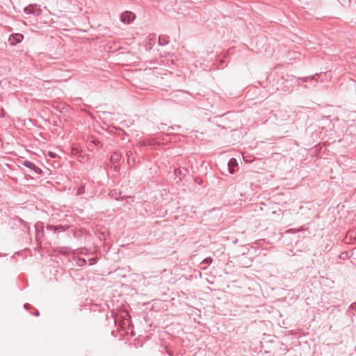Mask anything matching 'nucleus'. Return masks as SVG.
Listing matches in <instances>:
<instances>
[{
  "label": "nucleus",
  "mask_w": 356,
  "mask_h": 356,
  "mask_svg": "<svg viewBox=\"0 0 356 356\" xmlns=\"http://www.w3.org/2000/svg\"><path fill=\"white\" fill-rule=\"evenodd\" d=\"M122 159V154L118 152H114L111 156V167L114 168L115 170H119L120 166L118 163Z\"/></svg>",
  "instance_id": "nucleus-1"
},
{
  "label": "nucleus",
  "mask_w": 356,
  "mask_h": 356,
  "mask_svg": "<svg viewBox=\"0 0 356 356\" xmlns=\"http://www.w3.org/2000/svg\"><path fill=\"white\" fill-rule=\"evenodd\" d=\"M136 15L129 11L124 12L120 16V20L124 24H130L134 20Z\"/></svg>",
  "instance_id": "nucleus-2"
},
{
  "label": "nucleus",
  "mask_w": 356,
  "mask_h": 356,
  "mask_svg": "<svg viewBox=\"0 0 356 356\" xmlns=\"http://www.w3.org/2000/svg\"><path fill=\"white\" fill-rule=\"evenodd\" d=\"M24 35L21 33L11 34L8 38V41L11 45H15L22 41Z\"/></svg>",
  "instance_id": "nucleus-3"
},
{
  "label": "nucleus",
  "mask_w": 356,
  "mask_h": 356,
  "mask_svg": "<svg viewBox=\"0 0 356 356\" xmlns=\"http://www.w3.org/2000/svg\"><path fill=\"white\" fill-rule=\"evenodd\" d=\"M35 5L30 4L24 8V11L26 14H32L35 15H40L42 13L41 9H35Z\"/></svg>",
  "instance_id": "nucleus-4"
},
{
  "label": "nucleus",
  "mask_w": 356,
  "mask_h": 356,
  "mask_svg": "<svg viewBox=\"0 0 356 356\" xmlns=\"http://www.w3.org/2000/svg\"><path fill=\"white\" fill-rule=\"evenodd\" d=\"M228 170L230 174H234L235 172V168L238 165L237 161L232 158L228 162Z\"/></svg>",
  "instance_id": "nucleus-5"
},
{
  "label": "nucleus",
  "mask_w": 356,
  "mask_h": 356,
  "mask_svg": "<svg viewBox=\"0 0 356 356\" xmlns=\"http://www.w3.org/2000/svg\"><path fill=\"white\" fill-rule=\"evenodd\" d=\"M24 165L27 167L28 168L33 170L36 173H39L41 172V170L37 167L33 163L29 161H25L23 163Z\"/></svg>",
  "instance_id": "nucleus-6"
},
{
  "label": "nucleus",
  "mask_w": 356,
  "mask_h": 356,
  "mask_svg": "<svg viewBox=\"0 0 356 356\" xmlns=\"http://www.w3.org/2000/svg\"><path fill=\"white\" fill-rule=\"evenodd\" d=\"M126 155L127 156V163L130 165H134L135 163V159L133 157V153L131 151H127L126 152Z\"/></svg>",
  "instance_id": "nucleus-7"
},
{
  "label": "nucleus",
  "mask_w": 356,
  "mask_h": 356,
  "mask_svg": "<svg viewBox=\"0 0 356 356\" xmlns=\"http://www.w3.org/2000/svg\"><path fill=\"white\" fill-rule=\"evenodd\" d=\"M169 42V37L167 35H161L159 38V44L160 45H165Z\"/></svg>",
  "instance_id": "nucleus-8"
},
{
  "label": "nucleus",
  "mask_w": 356,
  "mask_h": 356,
  "mask_svg": "<svg viewBox=\"0 0 356 356\" xmlns=\"http://www.w3.org/2000/svg\"><path fill=\"white\" fill-rule=\"evenodd\" d=\"M323 76L330 79L331 78V72L328 71V72H325L323 74L318 75L316 80L320 79V81H322Z\"/></svg>",
  "instance_id": "nucleus-9"
},
{
  "label": "nucleus",
  "mask_w": 356,
  "mask_h": 356,
  "mask_svg": "<svg viewBox=\"0 0 356 356\" xmlns=\"http://www.w3.org/2000/svg\"><path fill=\"white\" fill-rule=\"evenodd\" d=\"M305 229L303 228V227H301L299 229H289L288 230L286 231V233H290V234H294V233H296V232H298L300 231H302V230H304Z\"/></svg>",
  "instance_id": "nucleus-10"
},
{
  "label": "nucleus",
  "mask_w": 356,
  "mask_h": 356,
  "mask_svg": "<svg viewBox=\"0 0 356 356\" xmlns=\"http://www.w3.org/2000/svg\"><path fill=\"white\" fill-rule=\"evenodd\" d=\"M76 264L80 266H83L87 264V262L85 259L79 258L77 259Z\"/></svg>",
  "instance_id": "nucleus-11"
},
{
  "label": "nucleus",
  "mask_w": 356,
  "mask_h": 356,
  "mask_svg": "<svg viewBox=\"0 0 356 356\" xmlns=\"http://www.w3.org/2000/svg\"><path fill=\"white\" fill-rule=\"evenodd\" d=\"M213 261V259L211 257H207L205 258L202 261V264H207V265H210Z\"/></svg>",
  "instance_id": "nucleus-12"
},
{
  "label": "nucleus",
  "mask_w": 356,
  "mask_h": 356,
  "mask_svg": "<svg viewBox=\"0 0 356 356\" xmlns=\"http://www.w3.org/2000/svg\"><path fill=\"white\" fill-rule=\"evenodd\" d=\"M85 193V186L84 185H81L80 187H79L78 188V191H77V195H81V194H83Z\"/></svg>",
  "instance_id": "nucleus-13"
},
{
  "label": "nucleus",
  "mask_w": 356,
  "mask_h": 356,
  "mask_svg": "<svg viewBox=\"0 0 356 356\" xmlns=\"http://www.w3.org/2000/svg\"><path fill=\"white\" fill-rule=\"evenodd\" d=\"M47 229H50V230L56 231V230L58 229V227L57 226H54V225H49V226L47 227Z\"/></svg>",
  "instance_id": "nucleus-14"
},
{
  "label": "nucleus",
  "mask_w": 356,
  "mask_h": 356,
  "mask_svg": "<svg viewBox=\"0 0 356 356\" xmlns=\"http://www.w3.org/2000/svg\"><path fill=\"white\" fill-rule=\"evenodd\" d=\"M96 262H97V259L95 257L92 258V259H90V265H93V264H96Z\"/></svg>",
  "instance_id": "nucleus-15"
},
{
  "label": "nucleus",
  "mask_w": 356,
  "mask_h": 356,
  "mask_svg": "<svg viewBox=\"0 0 356 356\" xmlns=\"http://www.w3.org/2000/svg\"><path fill=\"white\" fill-rule=\"evenodd\" d=\"M175 175H181V170L180 169H175Z\"/></svg>",
  "instance_id": "nucleus-16"
},
{
  "label": "nucleus",
  "mask_w": 356,
  "mask_h": 356,
  "mask_svg": "<svg viewBox=\"0 0 356 356\" xmlns=\"http://www.w3.org/2000/svg\"><path fill=\"white\" fill-rule=\"evenodd\" d=\"M49 156H50V157H51V158H55V157H56V154H55V153H54V152H49Z\"/></svg>",
  "instance_id": "nucleus-17"
},
{
  "label": "nucleus",
  "mask_w": 356,
  "mask_h": 356,
  "mask_svg": "<svg viewBox=\"0 0 356 356\" xmlns=\"http://www.w3.org/2000/svg\"><path fill=\"white\" fill-rule=\"evenodd\" d=\"M0 117L1 118L4 117V111H3V109H1V111H0Z\"/></svg>",
  "instance_id": "nucleus-18"
},
{
  "label": "nucleus",
  "mask_w": 356,
  "mask_h": 356,
  "mask_svg": "<svg viewBox=\"0 0 356 356\" xmlns=\"http://www.w3.org/2000/svg\"><path fill=\"white\" fill-rule=\"evenodd\" d=\"M24 307L26 309H29V304H28V303L24 304Z\"/></svg>",
  "instance_id": "nucleus-19"
},
{
  "label": "nucleus",
  "mask_w": 356,
  "mask_h": 356,
  "mask_svg": "<svg viewBox=\"0 0 356 356\" xmlns=\"http://www.w3.org/2000/svg\"><path fill=\"white\" fill-rule=\"evenodd\" d=\"M35 316H38L40 315V313L38 312H36L35 314H34Z\"/></svg>",
  "instance_id": "nucleus-20"
},
{
  "label": "nucleus",
  "mask_w": 356,
  "mask_h": 356,
  "mask_svg": "<svg viewBox=\"0 0 356 356\" xmlns=\"http://www.w3.org/2000/svg\"><path fill=\"white\" fill-rule=\"evenodd\" d=\"M94 143H95V145H98V144H99L100 143H99L98 140H96V141H94Z\"/></svg>",
  "instance_id": "nucleus-21"
},
{
  "label": "nucleus",
  "mask_w": 356,
  "mask_h": 356,
  "mask_svg": "<svg viewBox=\"0 0 356 356\" xmlns=\"http://www.w3.org/2000/svg\"><path fill=\"white\" fill-rule=\"evenodd\" d=\"M307 79V77L303 78V79H302V81H306Z\"/></svg>",
  "instance_id": "nucleus-22"
}]
</instances>
